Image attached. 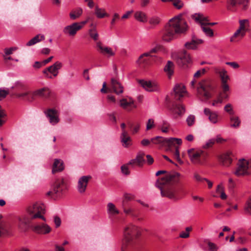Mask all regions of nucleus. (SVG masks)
I'll use <instances>...</instances> for the list:
<instances>
[{"instance_id": "f257e3e1", "label": "nucleus", "mask_w": 251, "mask_h": 251, "mask_svg": "<svg viewBox=\"0 0 251 251\" xmlns=\"http://www.w3.org/2000/svg\"><path fill=\"white\" fill-rule=\"evenodd\" d=\"M179 176V173L174 172L167 174L157 180L155 186L160 189L162 197H166L175 201L181 198L178 188L174 186L178 182Z\"/></svg>"}, {"instance_id": "f03ea898", "label": "nucleus", "mask_w": 251, "mask_h": 251, "mask_svg": "<svg viewBox=\"0 0 251 251\" xmlns=\"http://www.w3.org/2000/svg\"><path fill=\"white\" fill-rule=\"evenodd\" d=\"M45 212L44 204L35 202L27 207L26 214L16 217L14 222L17 223L19 228L25 229L33 220L40 219L45 221L46 219L44 215Z\"/></svg>"}, {"instance_id": "7ed1b4c3", "label": "nucleus", "mask_w": 251, "mask_h": 251, "mask_svg": "<svg viewBox=\"0 0 251 251\" xmlns=\"http://www.w3.org/2000/svg\"><path fill=\"white\" fill-rule=\"evenodd\" d=\"M151 142L152 144L157 145L160 147H166L167 150L172 154L174 158L179 163H183V161L180 158L178 147L182 143L181 139L176 138H165L161 136H156L151 138Z\"/></svg>"}, {"instance_id": "20e7f679", "label": "nucleus", "mask_w": 251, "mask_h": 251, "mask_svg": "<svg viewBox=\"0 0 251 251\" xmlns=\"http://www.w3.org/2000/svg\"><path fill=\"white\" fill-rule=\"evenodd\" d=\"M186 22L178 17L171 19L166 25L162 39L169 42L174 39L176 34L183 33L187 30Z\"/></svg>"}, {"instance_id": "39448f33", "label": "nucleus", "mask_w": 251, "mask_h": 251, "mask_svg": "<svg viewBox=\"0 0 251 251\" xmlns=\"http://www.w3.org/2000/svg\"><path fill=\"white\" fill-rule=\"evenodd\" d=\"M139 235L138 228L130 225L124 230V238L123 240L122 251H134L137 248L136 239Z\"/></svg>"}, {"instance_id": "423d86ee", "label": "nucleus", "mask_w": 251, "mask_h": 251, "mask_svg": "<svg viewBox=\"0 0 251 251\" xmlns=\"http://www.w3.org/2000/svg\"><path fill=\"white\" fill-rule=\"evenodd\" d=\"M215 83L209 80H202L197 87L198 96L203 101L211 98L215 92Z\"/></svg>"}, {"instance_id": "0eeeda50", "label": "nucleus", "mask_w": 251, "mask_h": 251, "mask_svg": "<svg viewBox=\"0 0 251 251\" xmlns=\"http://www.w3.org/2000/svg\"><path fill=\"white\" fill-rule=\"evenodd\" d=\"M67 189L66 180L63 177H59L55 180L51 190L47 193V195L53 200L61 197L64 191Z\"/></svg>"}, {"instance_id": "6e6552de", "label": "nucleus", "mask_w": 251, "mask_h": 251, "mask_svg": "<svg viewBox=\"0 0 251 251\" xmlns=\"http://www.w3.org/2000/svg\"><path fill=\"white\" fill-rule=\"evenodd\" d=\"M191 162L195 165H204L208 157V153L202 150L191 149L187 151Z\"/></svg>"}, {"instance_id": "1a4fd4ad", "label": "nucleus", "mask_w": 251, "mask_h": 251, "mask_svg": "<svg viewBox=\"0 0 251 251\" xmlns=\"http://www.w3.org/2000/svg\"><path fill=\"white\" fill-rule=\"evenodd\" d=\"M125 200H123L122 204V208L124 212L126 215H129L132 218H136L138 221H141L142 219L138 218L139 212L131 205L128 204L126 202V201H131L133 198V196L128 194H125L124 195Z\"/></svg>"}, {"instance_id": "9d476101", "label": "nucleus", "mask_w": 251, "mask_h": 251, "mask_svg": "<svg viewBox=\"0 0 251 251\" xmlns=\"http://www.w3.org/2000/svg\"><path fill=\"white\" fill-rule=\"evenodd\" d=\"M234 173L237 176L251 175V159L249 161L245 159L240 160L238 163V167Z\"/></svg>"}, {"instance_id": "9b49d317", "label": "nucleus", "mask_w": 251, "mask_h": 251, "mask_svg": "<svg viewBox=\"0 0 251 251\" xmlns=\"http://www.w3.org/2000/svg\"><path fill=\"white\" fill-rule=\"evenodd\" d=\"M63 64L61 62L56 61L53 65L47 67L43 71V73L46 77L52 79L56 77L59 73L58 71L62 67Z\"/></svg>"}, {"instance_id": "f8f14e48", "label": "nucleus", "mask_w": 251, "mask_h": 251, "mask_svg": "<svg viewBox=\"0 0 251 251\" xmlns=\"http://www.w3.org/2000/svg\"><path fill=\"white\" fill-rule=\"evenodd\" d=\"M214 73L219 75L221 81L222 89L225 91L229 90V87L227 84V81L229 80V76L227 75V71L223 68L215 67Z\"/></svg>"}, {"instance_id": "ddd939ff", "label": "nucleus", "mask_w": 251, "mask_h": 251, "mask_svg": "<svg viewBox=\"0 0 251 251\" xmlns=\"http://www.w3.org/2000/svg\"><path fill=\"white\" fill-rule=\"evenodd\" d=\"M166 100L170 103V104L168 105V108L172 113L179 116H181L184 114L185 109L183 105L178 104L175 101H171L168 100V97L166 98Z\"/></svg>"}, {"instance_id": "4468645a", "label": "nucleus", "mask_w": 251, "mask_h": 251, "mask_svg": "<svg viewBox=\"0 0 251 251\" xmlns=\"http://www.w3.org/2000/svg\"><path fill=\"white\" fill-rule=\"evenodd\" d=\"M249 0H228L227 9L232 12H235L238 5H242L243 10H246L248 7Z\"/></svg>"}, {"instance_id": "2eb2a0df", "label": "nucleus", "mask_w": 251, "mask_h": 251, "mask_svg": "<svg viewBox=\"0 0 251 251\" xmlns=\"http://www.w3.org/2000/svg\"><path fill=\"white\" fill-rule=\"evenodd\" d=\"M92 179L91 176H83L80 177L78 180L77 189L80 194H83L85 192L88 183Z\"/></svg>"}, {"instance_id": "dca6fc26", "label": "nucleus", "mask_w": 251, "mask_h": 251, "mask_svg": "<svg viewBox=\"0 0 251 251\" xmlns=\"http://www.w3.org/2000/svg\"><path fill=\"white\" fill-rule=\"evenodd\" d=\"M178 65L184 68L187 67L191 62V59L189 53L187 51L184 50L178 55L176 60Z\"/></svg>"}, {"instance_id": "f3484780", "label": "nucleus", "mask_w": 251, "mask_h": 251, "mask_svg": "<svg viewBox=\"0 0 251 251\" xmlns=\"http://www.w3.org/2000/svg\"><path fill=\"white\" fill-rule=\"evenodd\" d=\"M44 113L48 118L49 122L52 125H55L59 121L58 113L57 110L54 108H48Z\"/></svg>"}, {"instance_id": "a211bd4d", "label": "nucleus", "mask_w": 251, "mask_h": 251, "mask_svg": "<svg viewBox=\"0 0 251 251\" xmlns=\"http://www.w3.org/2000/svg\"><path fill=\"white\" fill-rule=\"evenodd\" d=\"M81 29L78 23H74L71 25L66 26L63 29V33L71 37L75 36L77 32Z\"/></svg>"}, {"instance_id": "6ab92c4d", "label": "nucleus", "mask_w": 251, "mask_h": 251, "mask_svg": "<svg viewBox=\"0 0 251 251\" xmlns=\"http://www.w3.org/2000/svg\"><path fill=\"white\" fill-rule=\"evenodd\" d=\"M158 50V47H155L152 49H151L150 52H146L142 54L140 56L138 60L137 61V63L140 65L141 66L144 67L146 65L148 64L149 59L147 57H153L154 56L152 55L151 54L153 53H156Z\"/></svg>"}, {"instance_id": "aec40b11", "label": "nucleus", "mask_w": 251, "mask_h": 251, "mask_svg": "<svg viewBox=\"0 0 251 251\" xmlns=\"http://www.w3.org/2000/svg\"><path fill=\"white\" fill-rule=\"evenodd\" d=\"M186 92L185 87L181 84H177L174 88L171 96L176 100H180L183 97L184 94Z\"/></svg>"}, {"instance_id": "412c9836", "label": "nucleus", "mask_w": 251, "mask_h": 251, "mask_svg": "<svg viewBox=\"0 0 251 251\" xmlns=\"http://www.w3.org/2000/svg\"><path fill=\"white\" fill-rule=\"evenodd\" d=\"M139 84L147 91L156 92L159 90V86L156 82L145 80H140Z\"/></svg>"}, {"instance_id": "4be33fe9", "label": "nucleus", "mask_w": 251, "mask_h": 251, "mask_svg": "<svg viewBox=\"0 0 251 251\" xmlns=\"http://www.w3.org/2000/svg\"><path fill=\"white\" fill-rule=\"evenodd\" d=\"M120 106L124 109L130 111L132 108H136L134 100L130 97L123 98L119 100Z\"/></svg>"}, {"instance_id": "5701e85b", "label": "nucleus", "mask_w": 251, "mask_h": 251, "mask_svg": "<svg viewBox=\"0 0 251 251\" xmlns=\"http://www.w3.org/2000/svg\"><path fill=\"white\" fill-rule=\"evenodd\" d=\"M33 231L38 234H47L51 231V228L47 224H33L32 226Z\"/></svg>"}, {"instance_id": "b1692460", "label": "nucleus", "mask_w": 251, "mask_h": 251, "mask_svg": "<svg viewBox=\"0 0 251 251\" xmlns=\"http://www.w3.org/2000/svg\"><path fill=\"white\" fill-rule=\"evenodd\" d=\"M98 51L102 54L109 57L115 55V53L110 47L103 46L100 42L97 43Z\"/></svg>"}, {"instance_id": "393cba45", "label": "nucleus", "mask_w": 251, "mask_h": 251, "mask_svg": "<svg viewBox=\"0 0 251 251\" xmlns=\"http://www.w3.org/2000/svg\"><path fill=\"white\" fill-rule=\"evenodd\" d=\"M232 153L228 151L220 155L218 158L222 165L225 166H228L232 163Z\"/></svg>"}, {"instance_id": "a878e982", "label": "nucleus", "mask_w": 251, "mask_h": 251, "mask_svg": "<svg viewBox=\"0 0 251 251\" xmlns=\"http://www.w3.org/2000/svg\"><path fill=\"white\" fill-rule=\"evenodd\" d=\"M110 89L115 94L120 95L124 92V88L122 84L115 78H111Z\"/></svg>"}, {"instance_id": "bb28decb", "label": "nucleus", "mask_w": 251, "mask_h": 251, "mask_svg": "<svg viewBox=\"0 0 251 251\" xmlns=\"http://www.w3.org/2000/svg\"><path fill=\"white\" fill-rule=\"evenodd\" d=\"M33 93L34 99L36 97H38L47 99L51 96L50 90L49 88L46 87L38 89L33 92Z\"/></svg>"}, {"instance_id": "cd10ccee", "label": "nucleus", "mask_w": 251, "mask_h": 251, "mask_svg": "<svg viewBox=\"0 0 251 251\" xmlns=\"http://www.w3.org/2000/svg\"><path fill=\"white\" fill-rule=\"evenodd\" d=\"M144 155L145 154L144 153L140 152L138 153L136 158L131 160L128 162V164L131 165L133 167L134 166H137L140 167H142L145 162Z\"/></svg>"}, {"instance_id": "c85d7f7f", "label": "nucleus", "mask_w": 251, "mask_h": 251, "mask_svg": "<svg viewBox=\"0 0 251 251\" xmlns=\"http://www.w3.org/2000/svg\"><path fill=\"white\" fill-rule=\"evenodd\" d=\"M202 42V40L198 39L195 36H193L192 39L190 41L187 42L184 46L185 48L188 50H195L197 46Z\"/></svg>"}, {"instance_id": "c756f323", "label": "nucleus", "mask_w": 251, "mask_h": 251, "mask_svg": "<svg viewBox=\"0 0 251 251\" xmlns=\"http://www.w3.org/2000/svg\"><path fill=\"white\" fill-rule=\"evenodd\" d=\"M120 139L121 143L124 148H128L132 145V139L128 132L121 133Z\"/></svg>"}, {"instance_id": "7c9ffc66", "label": "nucleus", "mask_w": 251, "mask_h": 251, "mask_svg": "<svg viewBox=\"0 0 251 251\" xmlns=\"http://www.w3.org/2000/svg\"><path fill=\"white\" fill-rule=\"evenodd\" d=\"M192 17L197 23H202L208 26L209 25H214L216 24V23L209 22V20L207 17H205L203 15L200 14H195L192 16Z\"/></svg>"}, {"instance_id": "2f4dec72", "label": "nucleus", "mask_w": 251, "mask_h": 251, "mask_svg": "<svg viewBox=\"0 0 251 251\" xmlns=\"http://www.w3.org/2000/svg\"><path fill=\"white\" fill-rule=\"evenodd\" d=\"M107 213L109 218H113L120 213L119 210L116 207L115 204L112 202L108 203L107 205Z\"/></svg>"}, {"instance_id": "473e14b6", "label": "nucleus", "mask_w": 251, "mask_h": 251, "mask_svg": "<svg viewBox=\"0 0 251 251\" xmlns=\"http://www.w3.org/2000/svg\"><path fill=\"white\" fill-rule=\"evenodd\" d=\"M246 32L244 30L238 28V29L235 32L232 36L230 39L231 42H235L238 41L240 39L243 38L246 35Z\"/></svg>"}, {"instance_id": "72a5a7b5", "label": "nucleus", "mask_w": 251, "mask_h": 251, "mask_svg": "<svg viewBox=\"0 0 251 251\" xmlns=\"http://www.w3.org/2000/svg\"><path fill=\"white\" fill-rule=\"evenodd\" d=\"M64 170L63 162L58 159H54L52 166V172L55 174L56 172H61Z\"/></svg>"}, {"instance_id": "f704fd0d", "label": "nucleus", "mask_w": 251, "mask_h": 251, "mask_svg": "<svg viewBox=\"0 0 251 251\" xmlns=\"http://www.w3.org/2000/svg\"><path fill=\"white\" fill-rule=\"evenodd\" d=\"M204 113L208 116L210 121L213 123L216 124L218 121V115L216 112H212L209 108H205L204 109Z\"/></svg>"}, {"instance_id": "c9c22d12", "label": "nucleus", "mask_w": 251, "mask_h": 251, "mask_svg": "<svg viewBox=\"0 0 251 251\" xmlns=\"http://www.w3.org/2000/svg\"><path fill=\"white\" fill-rule=\"evenodd\" d=\"M15 96L17 98L28 101H32L34 100V93L29 94L28 92H24L22 93H16Z\"/></svg>"}, {"instance_id": "e433bc0d", "label": "nucleus", "mask_w": 251, "mask_h": 251, "mask_svg": "<svg viewBox=\"0 0 251 251\" xmlns=\"http://www.w3.org/2000/svg\"><path fill=\"white\" fill-rule=\"evenodd\" d=\"M15 96L17 98L28 101H32L34 100V93L29 94L28 92H24L22 93H16Z\"/></svg>"}, {"instance_id": "4c0bfd02", "label": "nucleus", "mask_w": 251, "mask_h": 251, "mask_svg": "<svg viewBox=\"0 0 251 251\" xmlns=\"http://www.w3.org/2000/svg\"><path fill=\"white\" fill-rule=\"evenodd\" d=\"M174 69V64L173 62L171 61H168L164 68V71L169 78L173 75Z\"/></svg>"}, {"instance_id": "58836bf2", "label": "nucleus", "mask_w": 251, "mask_h": 251, "mask_svg": "<svg viewBox=\"0 0 251 251\" xmlns=\"http://www.w3.org/2000/svg\"><path fill=\"white\" fill-rule=\"evenodd\" d=\"M45 37L44 35L42 34H38L36 35L34 37L30 40L26 44L27 46H31L35 45V44L39 43L44 40H45Z\"/></svg>"}, {"instance_id": "ea45409f", "label": "nucleus", "mask_w": 251, "mask_h": 251, "mask_svg": "<svg viewBox=\"0 0 251 251\" xmlns=\"http://www.w3.org/2000/svg\"><path fill=\"white\" fill-rule=\"evenodd\" d=\"M230 122V126L237 128L239 127L241 124V121L238 116L236 115H231L229 117Z\"/></svg>"}, {"instance_id": "a19ab883", "label": "nucleus", "mask_w": 251, "mask_h": 251, "mask_svg": "<svg viewBox=\"0 0 251 251\" xmlns=\"http://www.w3.org/2000/svg\"><path fill=\"white\" fill-rule=\"evenodd\" d=\"M95 14L98 18H103L105 16L108 17L109 16L104 9L100 8L98 6L95 7Z\"/></svg>"}, {"instance_id": "79ce46f5", "label": "nucleus", "mask_w": 251, "mask_h": 251, "mask_svg": "<svg viewBox=\"0 0 251 251\" xmlns=\"http://www.w3.org/2000/svg\"><path fill=\"white\" fill-rule=\"evenodd\" d=\"M199 23L201 24V27L202 28L203 32L207 36L212 37L214 36L213 31L211 28H210L205 24H203V23Z\"/></svg>"}, {"instance_id": "37998d69", "label": "nucleus", "mask_w": 251, "mask_h": 251, "mask_svg": "<svg viewBox=\"0 0 251 251\" xmlns=\"http://www.w3.org/2000/svg\"><path fill=\"white\" fill-rule=\"evenodd\" d=\"M134 18L140 22L145 23L147 21L146 14L142 11H137L134 14Z\"/></svg>"}, {"instance_id": "c03bdc74", "label": "nucleus", "mask_w": 251, "mask_h": 251, "mask_svg": "<svg viewBox=\"0 0 251 251\" xmlns=\"http://www.w3.org/2000/svg\"><path fill=\"white\" fill-rule=\"evenodd\" d=\"M7 113L0 105V127L2 126L6 122Z\"/></svg>"}, {"instance_id": "a18cd8bd", "label": "nucleus", "mask_w": 251, "mask_h": 251, "mask_svg": "<svg viewBox=\"0 0 251 251\" xmlns=\"http://www.w3.org/2000/svg\"><path fill=\"white\" fill-rule=\"evenodd\" d=\"M239 28L247 32L250 26L249 21L248 19L240 20L239 21Z\"/></svg>"}, {"instance_id": "49530a36", "label": "nucleus", "mask_w": 251, "mask_h": 251, "mask_svg": "<svg viewBox=\"0 0 251 251\" xmlns=\"http://www.w3.org/2000/svg\"><path fill=\"white\" fill-rule=\"evenodd\" d=\"M82 13V9L81 8H77L73 10L70 13V17L72 20H75L81 15Z\"/></svg>"}, {"instance_id": "de8ad7c7", "label": "nucleus", "mask_w": 251, "mask_h": 251, "mask_svg": "<svg viewBox=\"0 0 251 251\" xmlns=\"http://www.w3.org/2000/svg\"><path fill=\"white\" fill-rule=\"evenodd\" d=\"M128 125L129 127L131 129V132L133 134L137 133L140 128V124L138 122L135 123L134 124H132L129 122L128 123Z\"/></svg>"}, {"instance_id": "09e8293b", "label": "nucleus", "mask_w": 251, "mask_h": 251, "mask_svg": "<svg viewBox=\"0 0 251 251\" xmlns=\"http://www.w3.org/2000/svg\"><path fill=\"white\" fill-rule=\"evenodd\" d=\"M89 35L90 37L94 41H97L99 39V34L97 31L95 26L93 28H90L88 30Z\"/></svg>"}, {"instance_id": "8fccbe9b", "label": "nucleus", "mask_w": 251, "mask_h": 251, "mask_svg": "<svg viewBox=\"0 0 251 251\" xmlns=\"http://www.w3.org/2000/svg\"><path fill=\"white\" fill-rule=\"evenodd\" d=\"M162 2H172L173 5L177 9H180L182 7L183 3L181 0H161Z\"/></svg>"}, {"instance_id": "3c124183", "label": "nucleus", "mask_w": 251, "mask_h": 251, "mask_svg": "<svg viewBox=\"0 0 251 251\" xmlns=\"http://www.w3.org/2000/svg\"><path fill=\"white\" fill-rule=\"evenodd\" d=\"M224 110L228 113L230 116L234 115V111L233 110V106L230 103H227L224 107Z\"/></svg>"}, {"instance_id": "603ef678", "label": "nucleus", "mask_w": 251, "mask_h": 251, "mask_svg": "<svg viewBox=\"0 0 251 251\" xmlns=\"http://www.w3.org/2000/svg\"><path fill=\"white\" fill-rule=\"evenodd\" d=\"M170 127L169 124L165 121H163L162 123L160 129L162 130L163 132L167 133L168 132V129Z\"/></svg>"}, {"instance_id": "864d4df0", "label": "nucleus", "mask_w": 251, "mask_h": 251, "mask_svg": "<svg viewBox=\"0 0 251 251\" xmlns=\"http://www.w3.org/2000/svg\"><path fill=\"white\" fill-rule=\"evenodd\" d=\"M160 19L158 17H153L149 20V23L153 26H156L159 24Z\"/></svg>"}, {"instance_id": "5fc2aeb1", "label": "nucleus", "mask_w": 251, "mask_h": 251, "mask_svg": "<svg viewBox=\"0 0 251 251\" xmlns=\"http://www.w3.org/2000/svg\"><path fill=\"white\" fill-rule=\"evenodd\" d=\"M128 165H130L128 163L127 164L122 165L121 167L122 173L126 176L130 174V171H129L128 169Z\"/></svg>"}, {"instance_id": "6e6d98bb", "label": "nucleus", "mask_w": 251, "mask_h": 251, "mask_svg": "<svg viewBox=\"0 0 251 251\" xmlns=\"http://www.w3.org/2000/svg\"><path fill=\"white\" fill-rule=\"evenodd\" d=\"M192 227H187L186 232L182 231L179 235L180 237L182 238H187L189 237V232L192 230Z\"/></svg>"}, {"instance_id": "4d7b16f0", "label": "nucleus", "mask_w": 251, "mask_h": 251, "mask_svg": "<svg viewBox=\"0 0 251 251\" xmlns=\"http://www.w3.org/2000/svg\"><path fill=\"white\" fill-rule=\"evenodd\" d=\"M154 126L155 125L153 119H149L147 122L146 130H149L154 127Z\"/></svg>"}, {"instance_id": "13d9d810", "label": "nucleus", "mask_w": 251, "mask_h": 251, "mask_svg": "<svg viewBox=\"0 0 251 251\" xmlns=\"http://www.w3.org/2000/svg\"><path fill=\"white\" fill-rule=\"evenodd\" d=\"M223 102L222 98L221 95H218L217 98L212 101V105L216 106L218 104H221Z\"/></svg>"}, {"instance_id": "bf43d9fd", "label": "nucleus", "mask_w": 251, "mask_h": 251, "mask_svg": "<svg viewBox=\"0 0 251 251\" xmlns=\"http://www.w3.org/2000/svg\"><path fill=\"white\" fill-rule=\"evenodd\" d=\"M195 117L194 115H189L187 118L186 122L188 126H192L195 123Z\"/></svg>"}, {"instance_id": "052dcab7", "label": "nucleus", "mask_w": 251, "mask_h": 251, "mask_svg": "<svg viewBox=\"0 0 251 251\" xmlns=\"http://www.w3.org/2000/svg\"><path fill=\"white\" fill-rule=\"evenodd\" d=\"M244 209L246 212L251 215V198L247 201Z\"/></svg>"}, {"instance_id": "680f3d73", "label": "nucleus", "mask_w": 251, "mask_h": 251, "mask_svg": "<svg viewBox=\"0 0 251 251\" xmlns=\"http://www.w3.org/2000/svg\"><path fill=\"white\" fill-rule=\"evenodd\" d=\"M17 48L12 47L10 48H5L4 49V55H9L13 53V51L17 50Z\"/></svg>"}, {"instance_id": "e2e57ef3", "label": "nucleus", "mask_w": 251, "mask_h": 251, "mask_svg": "<svg viewBox=\"0 0 251 251\" xmlns=\"http://www.w3.org/2000/svg\"><path fill=\"white\" fill-rule=\"evenodd\" d=\"M206 70L203 68L202 70L198 71L194 75V77L195 78L200 77L202 75H203L205 73Z\"/></svg>"}, {"instance_id": "0e129e2a", "label": "nucleus", "mask_w": 251, "mask_h": 251, "mask_svg": "<svg viewBox=\"0 0 251 251\" xmlns=\"http://www.w3.org/2000/svg\"><path fill=\"white\" fill-rule=\"evenodd\" d=\"M194 177L197 181L200 182H202L203 181H204V180H206V178L201 177V176L197 173H194Z\"/></svg>"}, {"instance_id": "69168bd1", "label": "nucleus", "mask_w": 251, "mask_h": 251, "mask_svg": "<svg viewBox=\"0 0 251 251\" xmlns=\"http://www.w3.org/2000/svg\"><path fill=\"white\" fill-rule=\"evenodd\" d=\"M9 94V91L0 88V100L4 98Z\"/></svg>"}, {"instance_id": "338daca9", "label": "nucleus", "mask_w": 251, "mask_h": 251, "mask_svg": "<svg viewBox=\"0 0 251 251\" xmlns=\"http://www.w3.org/2000/svg\"><path fill=\"white\" fill-rule=\"evenodd\" d=\"M215 142L214 139H210L204 146V148L208 149L211 147Z\"/></svg>"}, {"instance_id": "774afa93", "label": "nucleus", "mask_w": 251, "mask_h": 251, "mask_svg": "<svg viewBox=\"0 0 251 251\" xmlns=\"http://www.w3.org/2000/svg\"><path fill=\"white\" fill-rule=\"evenodd\" d=\"M236 184L232 178L228 179V187L229 189L232 190L235 187Z\"/></svg>"}]
</instances>
